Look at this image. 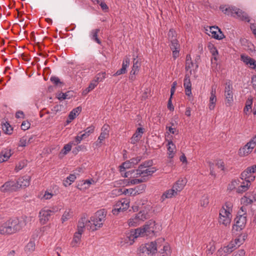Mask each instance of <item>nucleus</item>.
Segmentation results:
<instances>
[{"label":"nucleus","instance_id":"f257e3e1","mask_svg":"<svg viewBox=\"0 0 256 256\" xmlns=\"http://www.w3.org/2000/svg\"><path fill=\"white\" fill-rule=\"evenodd\" d=\"M156 230L155 222L150 220L146 222L142 228H138L134 230H132L126 234L125 242L131 245L134 242V240L139 236H151L154 234Z\"/></svg>","mask_w":256,"mask_h":256},{"label":"nucleus","instance_id":"f03ea898","mask_svg":"<svg viewBox=\"0 0 256 256\" xmlns=\"http://www.w3.org/2000/svg\"><path fill=\"white\" fill-rule=\"evenodd\" d=\"M106 211L104 209L98 210L94 216H92L88 223L92 224L90 226L92 230H96L102 226L103 222L105 220L106 216Z\"/></svg>","mask_w":256,"mask_h":256},{"label":"nucleus","instance_id":"7ed1b4c3","mask_svg":"<svg viewBox=\"0 0 256 256\" xmlns=\"http://www.w3.org/2000/svg\"><path fill=\"white\" fill-rule=\"evenodd\" d=\"M220 8L224 14H227L228 15H231L234 16H235V15H236L238 18H240L242 20H244L247 22L250 21L249 17L246 13L234 6H230L226 8L225 9L220 7Z\"/></svg>","mask_w":256,"mask_h":256},{"label":"nucleus","instance_id":"20e7f679","mask_svg":"<svg viewBox=\"0 0 256 256\" xmlns=\"http://www.w3.org/2000/svg\"><path fill=\"white\" fill-rule=\"evenodd\" d=\"M164 238H159L156 241L152 242L156 247L157 251L158 250L160 256H170V249L169 245L166 244L162 246V243L164 242Z\"/></svg>","mask_w":256,"mask_h":256},{"label":"nucleus","instance_id":"39448f33","mask_svg":"<svg viewBox=\"0 0 256 256\" xmlns=\"http://www.w3.org/2000/svg\"><path fill=\"white\" fill-rule=\"evenodd\" d=\"M238 216L234 218L236 224L233 226V230H236L237 232L242 230L246 222L245 214H242L240 212H238Z\"/></svg>","mask_w":256,"mask_h":256},{"label":"nucleus","instance_id":"423d86ee","mask_svg":"<svg viewBox=\"0 0 256 256\" xmlns=\"http://www.w3.org/2000/svg\"><path fill=\"white\" fill-rule=\"evenodd\" d=\"M156 170V169L154 167L146 168L145 170L144 168H138L136 170V174L134 176L137 178L142 175V178H145L146 176H151Z\"/></svg>","mask_w":256,"mask_h":256},{"label":"nucleus","instance_id":"0eeeda50","mask_svg":"<svg viewBox=\"0 0 256 256\" xmlns=\"http://www.w3.org/2000/svg\"><path fill=\"white\" fill-rule=\"evenodd\" d=\"M14 224L10 222L4 224L0 227V233L2 234H11L14 232Z\"/></svg>","mask_w":256,"mask_h":256},{"label":"nucleus","instance_id":"6e6552de","mask_svg":"<svg viewBox=\"0 0 256 256\" xmlns=\"http://www.w3.org/2000/svg\"><path fill=\"white\" fill-rule=\"evenodd\" d=\"M209 29V32L211 33L212 36L214 38L220 40L224 38V34L218 26H210Z\"/></svg>","mask_w":256,"mask_h":256},{"label":"nucleus","instance_id":"1a4fd4ad","mask_svg":"<svg viewBox=\"0 0 256 256\" xmlns=\"http://www.w3.org/2000/svg\"><path fill=\"white\" fill-rule=\"evenodd\" d=\"M54 210H42L40 212L39 216L40 218V222L42 224H46L52 212H54Z\"/></svg>","mask_w":256,"mask_h":256},{"label":"nucleus","instance_id":"9d476101","mask_svg":"<svg viewBox=\"0 0 256 256\" xmlns=\"http://www.w3.org/2000/svg\"><path fill=\"white\" fill-rule=\"evenodd\" d=\"M232 89V85L230 82H226V86L225 88V96L226 100V103L229 105H230L233 101V93Z\"/></svg>","mask_w":256,"mask_h":256},{"label":"nucleus","instance_id":"9b49d317","mask_svg":"<svg viewBox=\"0 0 256 256\" xmlns=\"http://www.w3.org/2000/svg\"><path fill=\"white\" fill-rule=\"evenodd\" d=\"M109 126L108 124H104L102 128V132L98 138V141L96 142V146H100V144L109 134Z\"/></svg>","mask_w":256,"mask_h":256},{"label":"nucleus","instance_id":"f8f14e48","mask_svg":"<svg viewBox=\"0 0 256 256\" xmlns=\"http://www.w3.org/2000/svg\"><path fill=\"white\" fill-rule=\"evenodd\" d=\"M16 188V183L14 181L6 182L0 187V190L2 192L14 191Z\"/></svg>","mask_w":256,"mask_h":256},{"label":"nucleus","instance_id":"ddd939ff","mask_svg":"<svg viewBox=\"0 0 256 256\" xmlns=\"http://www.w3.org/2000/svg\"><path fill=\"white\" fill-rule=\"evenodd\" d=\"M170 49L172 50V55L174 59L176 58L179 56L180 54V44L178 40H172L170 41Z\"/></svg>","mask_w":256,"mask_h":256},{"label":"nucleus","instance_id":"4468645a","mask_svg":"<svg viewBox=\"0 0 256 256\" xmlns=\"http://www.w3.org/2000/svg\"><path fill=\"white\" fill-rule=\"evenodd\" d=\"M30 177L28 176H24L19 178L17 180V188H24L30 184Z\"/></svg>","mask_w":256,"mask_h":256},{"label":"nucleus","instance_id":"2eb2a0df","mask_svg":"<svg viewBox=\"0 0 256 256\" xmlns=\"http://www.w3.org/2000/svg\"><path fill=\"white\" fill-rule=\"evenodd\" d=\"M144 132V129L142 128H138L136 132L133 134L130 138V143L134 144L137 142L142 138V134Z\"/></svg>","mask_w":256,"mask_h":256},{"label":"nucleus","instance_id":"dca6fc26","mask_svg":"<svg viewBox=\"0 0 256 256\" xmlns=\"http://www.w3.org/2000/svg\"><path fill=\"white\" fill-rule=\"evenodd\" d=\"M186 182L187 180L186 178H180L176 182L172 188L178 193L183 189Z\"/></svg>","mask_w":256,"mask_h":256},{"label":"nucleus","instance_id":"f3484780","mask_svg":"<svg viewBox=\"0 0 256 256\" xmlns=\"http://www.w3.org/2000/svg\"><path fill=\"white\" fill-rule=\"evenodd\" d=\"M184 86L185 88L186 94L190 96L192 94V84L189 76L186 75L184 79Z\"/></svg>","mask_w":256,"mask_h":256},{"label":"nucleus","instance_id":"a211bd4d","mask_svg":"<svg viewBox=\"0 0 256 256\" xmlns=\"http://www.w3.org/2000/svg\"><path fill=\"white\" fill-rule=\"evenodd\" d=\"M11 155L10 150H6L2 151L0 153V163L7 160Z\"/></svg>","mask_w":256,"mask_h":256},{"label":"nucleus","instance_id":"6ab92c4d","mask_svg":"<svg viewBox=\"0 0 256 256\" xmlns=\"http://www.w3.org/2000/svg\"><path fill=\"white\" fill-rule=\"evenodd\" d=\"M82 233L76 232L74 236L73 240L71 242L72 246H76L80 244Z\"/></svg>","mask_w":256,"mask_h":256},{"label":"nucleus","instance_id":"aec40b11","mask_svg":"<svg viewBox=\"0 0 256 256\" xmlns=\"http://www.w3.org/2000/svg\"><path fill=\"white\" fill-rule=\"evenodd\" d=\"M100 30L99 28H96L94 30H92L90 33V36L91 39L94 42H96L98 44H101V41L98 37V33L100 32Z\"/></svg>","mask_w":256,"mask_h":256},{"label":"nucleus","instance_id":"412c9836","mask_svg":"<svg viewBox=\"0 0 256 256\" xmlns=\"http://www.w3.org/2000/svg\"><path fill=\"white\" fill-rule=\"evenodd\" d=\"M138 254L140 256H152L150 250H148L147 248H145L142 245L138 248Z\"/></svg>","mask_w":256,"mask_h":256},{"label":"nucleus","instance_id":"4be33fe9","mask_svg":"<svg viewBox=\"0 0 256 256\" xmlns=\"http://www.w3.org/2000/svg\"><path fill=\"white\" fill-rule=\"evenodd\" d=\"M176 148V146L174 145V144L172 143V141H170L168 142V158H172L174 157V150Z\"/></svg>","mask_w":256,"mask_h":256},{"label":"nucleus","instance_id":"5701e85b","mask_svg":"<svg viewBox=\"0 0 256 256\" xmlns=\"http://www.w3.org/2000/svg\"><path fill=\"white\" fill-rule=\"evenodd\" d=\"M232 252L230 248L228 245L226 246H224L223 248H221L217 252L218 256H224L223 254V252L226 254H230Z\"/></svg>","mask_w":256,"mask_h":256},{"label":"nucleus","instance_id":"b1692460","mask_svg":"<svg viewBox=\"0 0 256 256\" xmlns=\"http://www.w3.org/2000/svg\"><path fill=\"white\" fill-rule=\"evenodd\" d=\"M178 193L172 188L166 190L162 196V198L164 200L166 198H170L172 196H175Z\"/></svg>","mask_w":256,"mask_h":256},{"label":"nucleus","instance_id":"393cba45","mask_svg":"<svg viewBox=\"0 0 256 256\" xmlns=\"http://www.w3.org/2000/svg\"><path fill=\"white\" fill-rule=\"evenodd\" d=\"M86 222L85 217L82 218L78 222V232L83 233L84 229L85 227L84 222Z\"/></svg>","mask_w":256,"mask_h":256},{"label":"nucleus","instance_id":"a878e982","mask_svg":"<svg viewBox=\"0 0 256 256\" xmlns=\"http://www.w3.org/2000/svg\"><path fill=\"white\" fill-rule=\"evenodd\" d=\"M154 244H156L154 243ZM142 246H144L145 248H147L148 250H150V252H152V254H153L156 253L157 252L156 247L155 246L154 243H152V242L150 243H148L145 244L144 245Z\"/></svg>","mask_w":256,"mask_h":256},{"label":"nucleus","instance_id":"bb28decb","mask_svg":"<svg viewBox=\"0 0 256 256\" xmlns=\"http://www.w3.org/2000/svg\"><path fill=\"white\" fill-rule=\"evenodd\" d=\"M231 221L230 216H224L223 217H220V222H222L223 224L226 226L229 224Z\"/></svg>","mask_w":256,"mask_h":256},{"label":"nucleus","instance_id":"cd10ccee","mask_svg":"<svg viewBox=\"0 0 256 256\" xmlns=\"http://www.w3.org/2000/svg\"><path fill=\"white\" fill-rule=\"evenodd\" d=\"M140 66V64L138 62V60L136 58H134V64L132 68V70H131V75L136 74V71L138 70V68Z\"/></svg>","mask_w":256,"mask_h":256},{"label":"nucleus","instance_id":"c85d7f7f","mask_svg":"<svg viewBox=\"0 0 256 256\" xmlns=\"http://www.w3.org/2000/svg\"><path fill=\"white\" fill-rule=\"evenodd\" d=\"M94 126L92 125L90 126L84 130V133L82 134V137L84 138H86L92 133L94 132Z\"/></svg>","mask_w":256,"mask_h":256},{"label":"nucleus","instance_id":"c756f323","mask_svg":"<svg viewBox=\"0 0 256 256\" xmlns=\"http://www.w3.org/2000/svg\"><path fill=\"white\" fill-rule=\"evenodd\" d=\"M35 248V244L34 242H30L26 246L25 248V251L27 253H31L34 250Z\"/></svg>","mask_w":256,"mask_h":256},{"label":"nucleus","instance_id":"7c9ffc66","mask_svg":"<svg viewBox=\"0 0 256 256\" xmlns=\"http://www.w3.org/2000/svg\"><path fill=\"white\" fill-rule=\"evenodd\" d=\"M2 129L3 131L7 134H10L12 131V126L8 122H6L2 125Z\"/></svg>","mask_w":256,"mask_h":256},{"label":"nucleus","instance_id":"2f4dec72","mask_svg":"<svg viewBox=\"0 0 256 256\" xmlns=\"http://www.w3.org/2000/svg\"><path fill=\"white\" fill-rule=\"evenodd\" d=\"M254 148L252 146H246V144L240 150V154L246 155L250 153Z\"/></svg>","mask_w":256,"mask_h":256},{"label":"nucleus","instance_id":"473e14b6","mask_svg":"<svg viewBox=\"0 0 256 256\" xmlns=\"http://www.w3.org/2000/svg\"><path fill=\"white\" fill-rule=\"evenodd\" d=\"M26 225V217H22L18 220L17 224V231L22 229Z\"/></svg>","mask_w":256,"mask_h":256},{"label":"nucleus","instance_id":"72a5a7b5","mask_svg":"<svg viewBox=\"0 0 256 256\" xmlns=\"http://www.w3.org/2000/svg\"><path fill=\"white\" fill-rule=\"evenodd\" d=\"M148 213L144 210L140 211L136 216V218L142 220H144L147 218Z\"/></svg>","mask_w":256,"mask_h":256},{"label":"nucleus","instance_id":"f704fd0d","mask_svg":"<svg viewBox=\"0 0 256 256\" xmlns=\"http://www.w3.org/2000/svg\"><path fill=\"white\" fill-rule=\"evenodd\" d=\"M131 167H133L132 165L130 160H127L122 163V164L120 166V172H123L125 171V170L126 168H130Z\"/></svg>","mask_w":256,"mask_h":256},{"label":"nucleus","instance_id":"c9c22d12","mask_svg":"<svg viewBox=\"0 0 256 256\" xmlns=\"http://www.w3.org/2000/svg\"><path fill=\"white\" fill-rule=\"evenodd\" d=\"M129 202L126 200H120L117 204V206H122V211L126 210L128 208Z\"/></svg>","mask_w":256,"mask_h":256},{"label":"nucleus","instance_id":"e433bc0d","mask_svg":"<svg viewBox=\"0 0 256 256\" xmlns=\"http://www.w3.org/2000/svg\"><path fill=\"white\" fill-rule=\"evenodd\" d=\"M194 66V63L191 61V57L190 54L186 55V69L188 70Z\"/></svg>","mask_w":256,"mask_h":256},{"label":"nucleus","instance_id":"4c0bfd02","mask_svg":"<svg viewBox=\"0 0 256 256\" xmlns=\"http://www.w3.org/2000/svg\"><path fill=\"white\" fill-rule=\"evenodd\" d=\"M248 186H249L248 182H246V183L245 184L244 182L243 184H242L238 186V188L237 189L236 192L238 193H242L243 192H246L248 189Z\"/></svg>","mask_w":256,"mask_h":256},{"label":"nucleus","instance_id":"58836bf2","mask_svg":"<svg viewBox=\"0 0 256 256\" xmlns=\"http://www.w3.org/2000/svg\"><path fill=\"white\" fill-rule=\"evenodd\" d=\"M73 144H71V142H70L66 144H65L62 150H61V152L64 154H66L68 152H69L72 148V146Z\"/></svg>","mask_w":256,"mask_h":256},{"label":"nucleus","instance_id":"ea45409f","mask_svg":"<svg viewBox=\"0 0 256 256\" xmlns=\"http://www.w3.org/2000/svg\"><path fill=\"white\" fill-rule=\"evenodd\" d=\"M216 88L212 86V91L210 92V103H216Z\"/></svg>","mask_w":256,"mask_h":256},{"label":"nucleus","instance_id":"a19ab883","mask_svg":"<svg viewBox=\"0 0 256 256\" xmlns=\"http://www.w3.org/2000/svg\"><path fill=\"white\" fill-rule=\"evenodd\" d=\"M152 164L153 162L152 160L146 161L142 163V164H140L138 166V168H150V167L152 165Z\"/></svg>","mask_w":256,"mask_h":256},{"label":"nucleus","instance_id":"79ce46f5","mask_svg":"<svg viewBox=\"0 0 256 256\" xmlns=\"http://www.w3.org/2000/svg\"><path fill=\"white\" fill-rule=\"evenodd\" d=\"M146 185L144 184L139 185L137 186H136L134 190H135L134 194H139L140 193H142L143 190H144L146 188Z\"/></svg>","mask_w":256,"mask_h":256},{"label":"nucleus","instance_id":"37998d69","mask_svg":"<svg viewBox=\"0 0 256 256\" xmlns=\"http://www.w3.org/2000/svg\"><path fill=\"white\" fill-rule=\"evenodd\" d=\"M50 81L56 86H59L62 84L58 77L52 76L50 78Z\"/></svg>","mask_w":256,"mask_h":256},{"label":"nucleus","instance_id":"c03bdc74","mask_svg":"<svg viewBox=\"0 0 256 256\" xmlns=\"http://www.w3.org/2000/svg\"><path fill=\"white\" fill-rule=\"evenodd\" d=\"M68 93H69V92H65V93H63V92L60 93L58 96V99L60 100H66L67 98H70V96H69Z\"/></svg>","mask_w":256,"mask_h":256},{"label":"nucleus","instance_id":"a18cd8bd","mask_svg":"<svg viewBox=\"0 0 256 256\" xmlns=\"http://www.w3.org/2000/svg\"><path fill=\"white\" fill-rule=\"evenodd\" d=\"M146 180V178H135V179L130 180V182H128V183L132 184H140L141 182H145Z\"/></svg>","mask_w":256,"mask_h":256},{"label":"nucleus","instance_id":"49530a36","mask_svg":"<svg viewBox=\"0 0 256 256\" xmlns=\"http://www.w3.org/2000/svg\"><path fill=\"white\" fill-rule=\"evenodd\" d=\"M105 72L98 74L94 79V81H95L97 84L98 82L102 81V80L105 78Z\"/></svg>","mask_w":256,"mask_h":256},{"label":"nucleus","instance_id":"de8ad7c7","mask_svg":"<svg viewBox=\"0 0 256 256\" xmlns=\"http://www.w3.org/2000/svg\"><path fill=\"white\" fill-rule=\"evenodd\" d=\"M240 59L241 60H242L246 64H248L250 62V61H251L252 58L248 56L242 54L240 56Z\"/></svg>","mask_w":256,"mask_h":256},{"label":"nucleus","instance_id":"09e8293b","mask_svg":"<svg viewBox=\"0 0 256 256\" xmlns=\"http://www.w3.org/2000/svg\"><path fill=\"white\" fill-rule=\"evenodd\" d=\"M83 139H84V138L82 137V134H81L80 136H78L76 137H75L74 140L70 142H71V144H72L73 145L76 146V145L78 144L79 143H80V142Z\"/></svg>","mask_w":256,"mask_h":256},{"label":"nucleus","instance_id":"8fccbe9b","mask_svg":"<svg viewBox=\"0 0 256 256\" xmlns=\"http://www.w3.org/2000/svg\"><path fill=\"white\" fill-rule=\"evenodd\" d=\"M30 124L28 120H24L22 122L20 127L23 130H28L30 128Z\"/></svg>","mask_w":256,"mask_h":256},{"label":"nucleus","instance_id":"3c124183","mask_svg":"<svg viewBox=\"0 0 256 256\" xmlns=\"http://www.w3.org/2000/svg\"><path fill=\"white\" fill-rule=\"evenodd\" d=\"M168 38L169 40H176V32L172 30H170L168 33Z\"/></svg>","mask_w":256,"mask_h":256},{"label":"nucleus","instance_id":"603ef678","mask_svg":"<svg viewBox=\"0 0 256 256\" xmlns=\"http://www.w3.org/2000/svg\"><path fill=\"white\" fill-rule=\"evenodd\" d=\"M135 190L134 188H128V189H124L122 193L124 194H128L130 196H135L136 194H134Z\"/></svg>","mask_w":256,"mask_h":256},{"label":"nucleus","instance_id":"864d4df0","mask_svg":"<svg viewBox=\"0 0 256 256\" xmlns=\"http://www.w3.org/2000/svg\"><path fill=\"white\" fill-rule=\"evenodd\" d=\"M64 106L62 105H56L53 107L52 110L55 114H56L57 112L62 110Z\"/></svg>","mask_w":256,"mask_h":256},{"label":"nucleus","instance_id":"5fc2aeb1","mask_svg":"<svg viewBox=\"0 0 256 256\" xmlns=\"http://www.w3.org/2000/svg\"><path fill=\"white\" fill-rule=\"evenodd\" d=\"M209 248H208L206 252L208 254H212L215 250V246L212 242H210L209 244Z\"/></svg>","mask_w":256,"mask_h":256},{"label":"nucleus","instance_id":"6e6d98bb","mask_svg":"<svg viewBox=\"0 0 256 256\" xmlns=\"http://www.w3.org/2000/svg\"><path fill=\"white\" fill-rule=\"evenodd\" d=\"M242 201L243 202L244 204L246 206L252 203V200H251V198H248L247 196H244V198H242Z\"/></svg>","mask_w":256,"mask_h":256},{"label":"nucleus","instance_id":"4d7b16f0","mask_svg":"<svg viewBox=\"0 0 256 256\" xmlns=\"http://www.w3.org/2000/svg\"><path fill=\"white\" fill-rule=\"evenodd\" d=\"M141 160V158L140 156H138L136 158H131L130 160H129L132 166H134V165L138 164Z\"/></svg>","mask_w":256,"mask_h":256},{"label":"nucleus","instance_id":"13d9d810","mask_svg":"<svg viewBox=\"0 0 256 256\" xmlns=\"http://www.w3.org/2000/svg\"><path fill=\"white\" fill-rule=\"evenodd\" d=\"M256 144V135L253 137L246 144V146H252L253 148Z\"/></svg>","mask_w":256,"mask_h":256},{"label":"nucleus","instance_id":"bf43d9fd","mask_svg":"<svg viewBox=\"0 0 256 256\" xmlns=\"http://www.w3.org/2000/svg\"><path fill=\"white\" fill-rule=\"evenodd\" d=\"M24 26L25 24H22L19 25L20 27H21L22 26V30H20L19 33V35L20 36V37L18 38L19 40H22L25 37L24 34L26 32V30L24 28Z\"/></svg>","mask_w":256,"mask_h":256},{"label":"nucleus","instance_id":"052dcab7","mask_svg":"<svg viewBox=\"0 0 256 256\" xmlns=\"http://www.w3.org/2000/svg\"><path fill=\"white\" fill-rule=\"evenodd\" d=\"M208 200L207 196H204L200 200V204L202 206H206L208 204Z\"/></svg>","mask_w":256,"mask_h":256},{"label":"nucleus","instance_id":"680f3d73","mask_svg":"<svg viewBox=\"0 0 256 256\" xmlns=\"http://www.w3.org/2000/svg\"><path fill=\"white\" fill-rule=\"evenodd\" d=\"M230 212H228V210L226 211L224 207L220 211V217H223L224 216H230Z\"/></svg>","mask_w":256,"mask_h":256},{"label":"nucleus","instance_id":"e2e57ef3","mask_svg":"<svg viewBox=\"0 0 256 256\" xmlns=\"http://www.w3.org/2000/svg\"><path fill=\"white\" fill-rule=\"evenodd\" d=\"M126 70H125L124 68H121L120 69L118 70L114 74L113 76H118L122 74H124L126 72Z\"/></svg>","mask_w":256,"mask_h":256},{"label":"nucleus","instance_id":"0e129e2a","mask_svg":"<svg viewBox=\"0 0 256 256\" xmlns=\"http://www.w3.org/2000/svg\"><path fill=\"white\" fill-rule=\"evenodd\" d=\"M92 182H94V180H92V179L90 180H85L82 184L80 185L81 186H82L83 185L84 186H86V185H87V186H85L84 187V188H88L89 186L92 184Z\"/></svg>","mask_w":256,"mask_h":256},{"label":"nucleus","instance_id":"69168bd1","mask_svg":"<svg viewBox=\"0 0 256 256\" xmlns=\"http://www.w3.org/2000/svg\"><path fill=\"white\" fill-rule=\"evenodd\" d=\"M100 6L102 9L103 10L107 11L108 9V6L106 4L104 1H100V3L98 4Z\"/></svg>","mask_w":256,"mask_h":256},{"label":"nucleus","instance_id":"338daca9","mask_svg":"<svg viewBox=\"0 0 256 256\" xmlns=\"http://www.w3.org/2000/svg\"><path fill=\"white\" fill-rule=\"evenodd\" d=\"M210 52L212 55L214 56V59L216 60V56L218 54V51L216 47H212V48H211L210 50Z\"/></svg>","mask_w":256,"mask_h":256},{"label":"nucleus","instance_id":"774afa93","mask_svg":"<svg viewBox=\"0 0 256 256\" xmlns=\"http://www.w3.org/2000/svg\"><path fill=\"white\" fill-rule=\"evenodd\" d=\"M70 218V214L68 212H65L64 214H63L62 218V222H64Z\"/></svg>","mask_w":256,"mask_h":256}]
</instances>
